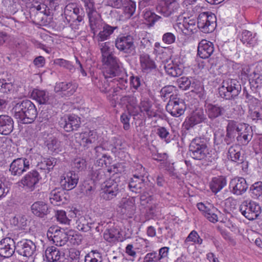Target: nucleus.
Returning a JSON list of instances; mask_svg holds the SVG:
<instances>
[{
  "label": "nucleus",
  "mask_w": 262,
  "mask_h": 262,
  "mask_svg": "<svg viewBox=\"0 0 262 262\" xmlns=\"http://www.w3.org/2000/svg\"><path fill=\"white\" fill-rule=\"evenodd\" d=\"M119 207L122 214H125L128 217H131L135 213L136 209L135 198H122L120 203Z\"/></svg>",
  "instance_id": "obj_29"
},
{
  "label": "nucleus",
  "mask_w": 262,
  "mask_h": 262,
  "mask_svg": "<svg viewBox=\"0 0 262 262\" xmlns=\"http://www.w3.org/2000/svg\"><path fill=\"white\" fill-rule=\"evenodd\" d=\"M120 235L121 233L119 230L113 227L105 230L103 233V238L109 243H114L119 240Z\"/></svg>",
  "instance_id": "obj_43"
},
{
  "label": "nucleus",
  "mask_w": 262,
  "mask_h": 262,
  "mask_svg": "<svg viewBox=\"0 0 262 262\" xmlns=\"http://www.w3.org/2000/svg\"><path fill=\"white\" fill-rule=\"evenodd\" d=\"M81 10L77 7L76 3H69L64 8V14L67 16L70 15L71 16L72 14L74 15L80 13Z\"/></svg>",
  "instance_id": "obj_54"
},
{
  "label": "nucleus",
  "mask_w": 262,
  "mask_h": 262,
  "mask_svg": "<svg viewBox=\"0 0 262 262\" xmlns=\"http://www.w3.org/2000/svg\"><path fill=\"white\" fill-rule=\"evenodd\" d=\"M124 12L129 18L134 14L136 10V3L130 0H127L126 5H124Z\"/></svg>",
  "instance_id": "obj_57"
},
{
  "label": "nucleus",
  "mask_w": 262,
  "mask_h": 262,
  "mask_svg": "<svg viewBox=\"0 0 262 262\" xmlns=\"http://www.w3.org/2000/svg\"><path fill=\"white\" fill-rule=\"evenodd\" d=\"M245 178L242 177H235L231 179L229 183L231 192L236 195H241L246 192L248 188Z\"/></svg>",
  "instance_id": "obj_19"
},
{
  "label": "nucleus",
  "mask_w": 262,
  "mask_h": 262,
  "mask_svg": "<svg viewBox=\"0 0 262 262\" xmlns=\"http://www.w3.org/2000/svg\"><path fill=\"white\" fill-rule=\"evenodd\" d=\"M68 241L74 245H79L81 243V236L76 233L74 230L68 231Z\"/></svg>",
  "instance_id": "obj_56"
},
{
  "label": "nucleus",
  "mask_w": 262,
  "mask_h": 262,
  "mask_svg": "<svg viewBox=\"0 0 262 262\" xmlns=\"http://www.w3.org/2000/svg\"><path fill=\"white\" fill-rule=\"evenodd\" d=\"M157 192L156 188L152 184L148 186V188L146 189L140 197V203L143 206H145L151 201L152 194Z\"/></svg>",
  "instance_id": "obj_45"
},
{
  "label": "nucleus",
  "mask_w": 262,
  "mask_h": 262,
  "mask_svg": "<svg viewBox=\"0 0 262 262\" xmlns=\"http://www.w3.org/2000/svg\"><path fill=\"white\" fill-rule=\"evenodd\" d=\"M52 240L56 246H62L68 242V232L63 230L56 229L54 231Z\"/></svg>",
  "instance_id": "obj_42"
},
{
  "label": "nucleus",
  "mask_w": 262,
  "mask_h": 262,
  "mask_svg": "<svg viewBox=\"0 0 262 262\" xmlns=\"http://www.w3.org/2000/svg\"><path fill=\"white\" fill-rule=\"evenodd\" d=\"M242 214L250 221L258 218L261 212L259 204L250 200L244 201L239 206Z\"/></svg>",
  "instance_id": "obj_10"
},
{
  "label": "nucleus",
  "mask_w": 262,
  "mask_h": 262,
  "mask_svg": "<svg viewBox=\"0 0 262 262\" xmlns=\"http://www.w3.org/2000/svg\"><path fill=\"white\" fill-rule=\"evenodd\" d=\"M217 211L218 210L216 208L212 206L210 209L208 210V212L204 214V216L206 217L210 222L215 223L218 221V217L216 214V212H217Z\"/></svg>",
  "instance_id": "obj_62"
},
{
  "label": "nucleus",
  "mask_w": 262,
  "mask_h": 262,
  "mask_svg": "<svg viewBox=\"0 0 262 262\" xmlns=\"http://www.w3.org/2000/svg\"><path fill=\"white\" fill-rule=\"evenodd\" d=\"M253 132L249 124L234 120H227L224 141L230 145L236 141L238 144L247 145L252 140Z\"/></svg>",
  "instance_id": "obj_1"
},
{
  "label": "nucleus",
  "mask_w": 262,
  "mask_h": 262,
  "mask_svg": "<svg viewBox=\"0 0 262 262\" xmlns=\"http://www.w3.org/2000/svg\"><path fill=\"white\" fill-rule=\"evenodd\" d=\"M150 184L142 174H134L129 180L128 187L133 192L140 193L148 188Z\"/></svg>",
  "instance_id": "obj_17"
},
{
  "label": "nucleus",
  "mask_w": 262,
  "mask_h": 262,
  "mask_svg": "<svg viewBox=\"0 0 262 262\" xmlns=\"http://www.w3.org/2000/svg\"><path fill=\"white\" fill-rule=\"evenodd\" d=\"M72 165L74 168L81 171L86 168V162L83 158H77L73 161Z\"/></svg>",
  "instance_id": "obj_64"
},
{
  "label": "nucleus",
  "mask_w": 262,
  "mask_h": 262,
  "mask_svg": "<svg viewBox=\"0 0 262 262\" xmlns=\"http://www.w3.org/2000/svg\"><path fill=\"white\" fill-rule=\"evenodd\" d=\"M13 110L15 117L24 124L32 123L38 114L34 104L28 99L16 103L13 107Z\"/></svg>",
  "instance_id": "obj_4"
},
{
  "label": "nucleus",
  "mask_w": 262,
  "mask_h": 262,
  "mask_svg": "<svg viewBox=\"0 0 262 262\" xmlns=\"http://www.w3.org/2000/svg\"><path fill=\"white\" fill-rule=\"evenodd\" d=\"M119 104L125 106L128 113L133 116L138 114V106L136 98L132 95L122 96L119 100Z\"/></svg>",
  "instance_id": "obj_24"
},
{
  "label": "nucleus",
  "mask_w": 262,
  "mask_h": 262,
  "mask_svg": "<svg viewBox=\"0 0 262 262\" xmlns=\"http://www.w3.org/2000/svg\"><path fill=\"white\" fill-rule=\"evenodd\" d=\"M52 107H50V105L44 106L42 107L39 113V119L40 122H42L44 121H48L51 118L53 114Z\"/></svg>",
  "instance_id": "obj_52"
},
{
  "label": "nucleus",
  "mask_w": 262,
  "mask_h": 262,
  "mask_svg": "<svg viewBox=\"0 0 262 262\" xmlns=\"http://www.w3.org/2000/svg\"><path fill=\"white\" fill-rule=\"evenodd\" d=\"M249 192L254 199H258L262 196V182L258 181L250 186Z\"/></svg>",
  "instance_id": "obj_50"
},
{
  "label": "nucleus",
  "mask_w": 262,
  "mask_h": 262,
  "mask_svg": "<svg viewBox=\"0 0 262 262\" xmlns=\"http://www.w3.org/2000/svg\"><path fill=\"white\" fill-rule=\"evenodd\" d=\"M220 96L226 100H233L237 98L242 91L240 82L235 79L224 80L219 88Z\"/></svg>",
  "instance_id": "obj_6"
},
{
  "label": "nucleus",
  "mask_w": 262,
  "mask_h": 262,
  "mask_svg": "<svg viewBox=\"0 0 262 262\" xmlns=\"http://www.w3.org/2000/svg\"><path fill=\"white\" fill-rule=\"evenodd\" d=\"M139 59L141 69L143 73H149L157 68L155 62L147 54L140 55Z\"/></svg>",
  "instance_id": "obj_34"
},
{
  "label": "nucleus",
  "mask_w": 262,
  "mask_h": 262,
  "mask_svg": "<svg viewBox=\"0 0 262 262\" xmlns=\"http://www.w3.org/2000/svg\"><path fill=\"white\" fill-rule=\"evenodd\" d=\"M108 42H98L102 62L104 66V74L106 76L115 75H124V69L119 64V59L114 55Z\"/></svg>",
  "instance_id": "obj_3"
},
{
  "label": "nucleus",
  "mask_w": 262,
  "mask_h": 262,
  "mask_svg": "<svg viewBox=\"0 0 262 262\" xmlns=\"http://www.w3.org/2000/svg\"><path fill=\"white\" fill-rule=\"evenodd\" d=\"M189 242L201 245L203 243V239L200 237L196 231L193 230L189 233L185 241V243Z\"/></svg>",
  "instance_id": "obj_61"
},
{
  "label": "nucleus",
  "mask_w": 262,
  "mask_h": 262,
  "mask_svg": "<svg viewBox=\"0 0 262 262\" xmlns=\"http://www.w3.org/2000/svg\"><path fill=\"white\" fill-rule=\"evenodd\" d=\"M186 108L184 100L179 98L173 97L170 99L166 106V110L171 116L176 117L183 115Z\"/></svg>",
  "instance_id": "obj_16"
},
{
  "label": "nucleus",
  "mask_w": 262,
  "mask_h": 262,
  "mask_svg": "<svg viewBox=\"0 0 262 262\" xmlns=\"http://www.w3.org/2000/svg\"><path fill=\"white\" fill-rule=\"evenodd\" d=\"M206 112L208 118L213 120L223 115L224 108L219 104L208 103L205 105Z\"/></svg>",
  "instance_id": "obj_35"
},
{
  "label": "nucleus",
  "mask_w": 262,
  "mask_h": 262,
  "mask_svg": "<svg viewBox=\"0 0 262 262\" xmlns=\"http://www.w3.org/2000/svg\"><path fill=\"white\" fill-rule=\"evenodd\" d=\"M118 27L112 26L107 24H104L102 27V30L97 34L96 38L98 42H103L110 38V36L115 30H118Z\"/></svg>",
  "instance_id": "obj_36"
},
{
  "label": "nucleus",
  "mask_w": 262,
  "mask_h": 262,
  "mask_svg": "<svg viewBox=\"0 0 262 262\" xmlns=\"http://www.w3.org/2000/svg\"><path fill=\"white\" fill-rule=\"evenodd\" d=\"M157 11L165 17L177 20L183 14L180 4L177 0L162 1L156 7Z\"/></svg>",
  "instance_id": "obj_7"
},
{
  "label": "nucleus",
  "mask_w": 262,
  "mask_h": 262,
  "mask_svg": "<svg viewBox=\"0 0 262 262\" xmlns=\"http://www.w3.org/2000/svg\"><path fill=\"white\" fill-rule=\"evenodd\" d=\"M216 26V17L210 12L200 13L198 17L197 27L203 33L212 32Z\"/></svg>",
  "instance_id": "obj_11"
},
{
  "label": "nucleus",
  "mask_w": 262,
  "mask_h": 262,
  "mask_svg": "<svg viewBox=\"0 0 262 262\" xmlns=\"http://www.w3.org/2000/svg\"><path fill=\"white\" fill-rule=\"evenodd\" d=\"M54 62L56 64L67 69L71 73H74L75 71L76 68L71 62L68 60L62 58H57L55 60Z\"/></svg>",
  "instance_id": "obj_55"
},
{
  "label": "nucleus",
  "mask_w": 262,
  "mask_h": 262,
  "mask_svg": "<svg viewBox=\"0 0 262 262\" xmlns=\"http://www.w3.org/2000/svg\"><path fill=\"white\" fill-rule=\"evenodd\" d=\"M32 213L37 217L46 219L50 210L47 204L42 201L34 202L31 207Z\"/></svg>",
  "instance_id": "obj_27"
},
{
  "label": "nucleus",
  "mask_w": 262,
  "mask_h": 262,
  "mask_svg": "<svg viewBox=\"0 0 262 262\" xmlns=\"http://www.w3.org/2000/svg\"><path fill=\"white\" fill-rule=\"evenodd\" d=\"M30 161L25 158L14 159L10 164L9 171L12 176L20 177L30 169Z\"/></svg>",
  "instance_id": "obj_13"
},
{
  "label": "nucleus",
  "mask_w": 262,
  "mask_h": 262,
  "mask_svg": "<svg viewBox=\"0 0 262 262\" xmlns=\"http://www.w3.org/2000/svg\"><path fill=\"white\" fill-rule=\"evenodd\" d=\"M101 254L98 251H92L87 254L84 258V262H101Z\"/></svg>",
  "instance_id": "obj_53"
},
{
  "label": "nucleus",
  "mask_w": 262,
  "mask_h": 262,
  "mask_svg": "<svg viewBox=\"0 0 262 262\" xmlns=\"http://www.w3.org/2000/svg\"><path fill=\"white\" fill-rule=\"evenodd\" d=\"M41 178V174L38 170L33 169L23 177L18 182V184L20 186L22 185L24 188L33 191Z\"/></svg>",
  "instance_id": "obj_12"
},
{
  "label": "nucleus",
  "mask_w": 262,
  "mask_h": 262,
  "mask_svg": "<svg viewBox=\"0 0 262 262\" xmlns=\"http://www.w3.org/2000/svg\"><path fill=\"white\" fill-rule=\"evenodd\" d=\"M78 180L79 178L77 174L69 172L61 180L60 185L62 189L70 190L76 186Z\"/></svg>",
  "instance_id": "obj_33"
},
{
  "label": "nucleus",
  "mask_w": 262,
  "mask_h": 262,
  "mask_svg": "<svg viewBox=\"0 0 262 262\" xmlns=\"http://www.w3.org/2000/svg\"><path fill=\"white\" fill-rule=\"evenodd\" d=\"M143 18L145 24L149 26H152L160 18V16L156 14L154 12L146 9L143 11Z\"/></svg>",
  "instance_id": "obj_48"
},
{
  "label": "nucleus",
  "mask_w": 262,
  "mask_h": 262,
  "mask_svg": "<svg viewBox=\"0 0 262 262\" xmlns=\"http://www.w3.org/2000/svg\"><path fill=\"white\" fill-rule=\"evenodd\" d=\"M36 245L31 240L24 239L19 241L15 246L16 252L25 257L32 256L36 251Z\"/></svg>",
  "instance_id": "obj_18"
},
{
  "label": "nucleus",
  "mask_w": 262,
  "mask_h": 262,
  "mask_svg": "<svg viewBox=\"0 0 262 262\" xmlns=\"http://www.w3.org/2000/svg\"><path fill=\"white\" fill-rule=\"evenodd\" d=\"M119 178H114L112 177L104 182L102 189L119 191Z\"/></svg>",
  "instance_id": "obj_49"
},
{
  "label": "nucleus",
  "mask_w": 262,
  "mask_h": 262,
  "mask_svg": "<svg viewBox=\"0 0 262 262\" xmlns=\"http://www.w3.org/2000/svg\"><path fill=\"white\" fill-rule=\"evenodd\" d=\"M177 83L183 90L191 89V91H194L199 90L200 87V82L191 77H182L177 80Z\"/></svg>",
  "instance_id": "obj_32"
},
{
  "label": "nucleus",
  "mask_w": 262,
  "mask_h": 262,
  "mask_svg": "<svg viewBox=\"0 0 262 262\" xmlns=\"http://www.w3.org/2000/svg\"><path fill=\"white\" fill-rule=\"evenodd\" d=\"M104 68L102 75L94 76L92 81L102 93H107L113 87V83H116L117 86L113 89L114 95L118 94L120 91H124L127 88V75L124 71V75H114L106 76L104 74Z\"/></svg>",
  "instance_id": "obj_2"
},
{
  "label": "nucleus",
  "mask_w": 262,
  "mask_h": 262,
  "mask_svg": "<svg viewBox=\"0 0 262 262\" xmlns=\"http://www.w3.org/2000/svg\"><path fill=\"white\" fill-rule=\"evenodd\" d=\"M57 159L53 157L45 158L37 166L38 170H44L45 173H47L53 169L57 164Z\"/></svg>",
  "instance_id": "obj_39"
},
{
  "label": "nucleus",
  "mask_w": 262,
  "mask_h": 262,
  "mask_svg": "<svg viewBox=\"0 0 262 262\" xmlns=\"http://www.w3.org/2000/svg\"><path fill=\"white\" fill-rule=\"evenodd\" d=\"M14 120L7 115H0V134L10 135L14 129Z\"/></svg>",
  "instance_id": "obj_28"
},
{
  "label": "nucleus",
  "mask_w": 262,
  "mask_h": 262,
  "mask_svg": "<svg viewBox=\"0 0 262 262\" xmlns=\"http://www.w3.org/2000/svg\"><path fill=\"white\" fill-rule=\"evenodd\" d=\"M31 97L39 104L45 106L55 107L60 103L57 98V95L51 94L45 90L34 89L31 93Z\"/></svg>",
  "instance_id": "obj_9"
},
{
  "label": "nucleus",
  "mask_w": 262,
  "mask_h": 262,
  "mask_svg": "<svg viewBox=\"0 0 262 262\" xmlns=\"http://www.w3.org/2000/svg\"><path fill=\"white\" fill-rule=\"evenodd\" d=\"M207 119L203 110L196 109L186 117L183 126L186 130H189L199 124L205 122Z\"/></svg>",
  "instance_id": "obj_15"
},
{
  "label": "nucleus",
  "mask_w": 262,
  "mask_h": 262,
  "mask_svg": "<svg viewBox=\"0 0 262 262\" xmlns=\"http://www.w3.org/2000/svg\"><path fill=\"white\" fill-rule=\"evenodd\" d=\"M226 178L224 176H220L213 178L210 183L209 186L211 191L216 194L221 191L226 185Z\"/></svg>",
  "instance_id": "obj_40"
},
{
  "label": "nucleus",
  "mask_w": 262,
  "mask_h": 262,
  "mask_svg": "<svg viewBox=\"0 0 262 262\" xmlns=\"http://www.w3.org/2000/svg\"><path fill=\"white\" fill-rule=\"evenodd\" d=\"M166 73L171 77H178L181 75L183 72V65L179 59H174L170 62L167 61L164 66Z\"/></svg>",
  "instance_id": "obj_23"
},
{
  "label": "nucleus",
  "mask_w": 262,
  "mask_h": 262,
  "mask_svg": "<svg viewBox=\"0 0 262 262\" xmlns=\"http://www.w3.org/2000/svg\"><path fill=\"white\" fill-rule=\"evenodd\" d=\"M77 88L76 84L72 82H61L56 83L54 91L56 93H61L62 97H69L76 92Z\"/></svg>",
  "instance_id": "obj_25"
},
{
  "label": "nucleus",
  "mask_w": 262,
  "mask_h": 262,
  "mask_svg": "<svg viewBox=\"0 0 262 262\" xmlns=\"http://www.w3.org/2000/svg\"><path fill=\"white\" fill-rule=\"evenodd\" d=\"M15 242L13 239L7 237L0 241V256L5 258L11 257L16 251Z\"/></svg>",
  "instance_id": "obj_21"
},
{
  "label": "nucleus",
  "mask_w": 262,
  "mask_h": 262,
  "mask_svg": "<svg viewBox=\"0 0 262 262\" xmlns=\"http://www.w3.org/2000/svg\"><path fill=\"white\" fill-rule=\"evenodd\" d=\"M214 46L212 42L205 39L202 40L198 47V55L201 58H208L213 53Z\"/></svg>",
  "instance_id": "obj_31"
},
{
  "label": "nucleus",
  "mask_w": 262,
  "mask_h": 262,
  "mask_svg": "<svg viewBox=\"0 0 262 262\" xmlns=\"http://www.w3.org/2000/svg\"><path fill=\"white\" fill-rule=\"evenodd\" d=\"M156 134L166 144L170 143L177 136V133L175 130L164 126H158L156 130Z\"/></svg>",
  "instance_id": "obj_30"
},
{
  "label": "nucleus",
  "mask_w": 262,
  "mask_h": 262,
  "mask_svg": "<svg viewBox=\"0 0 262 262\" xmlns=\"http://www.w3.org/2000/svg\"><path fill=\"white\" fill-rule=\"evenodd\" d=\"M58 124L67 132L77 130L81 125L80 118L75 115L65 116L60 119Z\"/></svg>",
  "instance_id": "obj_14"
},
{
  "label": "nucleus",
  "mask_w": 262,
  "mask_h": 262,
  "mask_svg": "<svg viewBox=\"0 0 262 262\" xmlns=\"http://www.w3.org/2000/svg\"><path fill=\"white\" fill-rule=\"evenodd\" d=\"M169 248L163 247L159 250L158 253L152 251L147 253L144 257L143 262H163L168 255Z\"/></svg>",
  "instance_id": "obj_22"
},
{
  "label": "nucleus",
  "mask_w": 262,
  "mask_h": 262,
  "mask_svg": "<svg viewBox=\"0 0 262 262\" xmlns=\"http://www.w3.org/2000/svg\"><path fill=\"white\" fill-rule=\"evenodd\" d=\"M47 146L52 154H57L62 150L61 142L56 138L49 139L47 141Z\"/></svg>",
  "instance_id": "obj_47"
},
{
  "label": "nucleus",
  "mask_w": 262,
  "mask_h": 262,
  "mask_svg": "<svg viewBox=\"0 0 262 262\" xmlns=\"http://www.w3.org/2000/svg\"><path fill=\"white\" fill-rule=\"evenodd\" d=\"M119 191L102 189L100 193L101 197L106 201H110L114 199L119 194Z\"/></svg>",
  "instance_id": "obj_58"
},
{
  "label": "nucleus",
  "mask_w": 262,
  "mask_h": 262,
  "mask_svg": "<svg viewBox=\"0 0 262 262\" xmlns=\"http://www.w3.org/2000/svg\"><path fill=\"white\" fill-rule=\"evenodd\" d=\"M238 143L235 144L229 148L228 157L233 162L243 164V157L241 156V149Z\"/></svg>",
  "instance_id": "obj_38"
},
{
  "label": "nucleus",
  "mask_w": 262,
  "mask_h": 262,
  "mask_svg": "<svg viewBox=\"0 0 262 262\" xmlns=\"http://www.w3.org/2000/svg\"><path fill=\"white\" fill-rule=\"evenodd\" d=\"M249 83L251 86L257 88L262 86V75L258 73H253V76L251 75Z\"/></svg>",
  "instance_id": "obj_59"
},
{
  "label": "nucleus",
  "mask_w": 262,
  "mask_h": 262,
  "mask_svg": "<svg viewBox=\"0 0 262 262\" xmlns=\"http://www.w3.org/2000/svg\"><path fill=\"white\" fill-rule=\"evenodd\" d=\"M209 139L204 137H196L193 139L189 146L190 156L195 160L208 159Z\"/></svg>",
  "instance_id": "obj_5"
},
{
  "label": "nucleus",
  "mask_w": 262,
  "mask_h": 262,
  "mask_svg": "<svg viewBox=\"0 0 262 262\" xmlns=\"http://www.w3.org/2000/svg\"><path fill=\"white\" fill-rule=\"evenodd\" d=\"M105 178V172L103 169L100 168L96 170H93L92 173V179L93 182L103 181Z\"/></svg>",
  "instance_id": "obj_60"
},
{
  "label": "nucleus",
  "mask_w": 262,
  "mask_h": 262,
  "mask_svg": "<svg viewBox=\"0 0 262 262\" xmlns=\"http://www.w3.org/2000/svg\"><path fill=\"white\" fill-rule=\"evenodd\" d=\"M179 27L181 29L183 33L189 35L197 31L196 21L194 19L185 18L183 23H179Z\"/></svg>",
  "instance_id": "obj_37"
},
{
  "label": "nucleus",
  "mask_w": 262,
  "mask_h": 262,
  "mask_svg": "<svg viewBox=\"0 0 262 262\" xmlns=\"http://www.w3.org/2000/svg\"><path fill=\"white\" fill-rule=\"evenodd\" d=\"M45 255L49 262H56L60 259L61 253L56 247L51 246L46 250Z\"/></svg>",
  "instance_id": "obj_44"
},
{
  "label": "nucleus",
  "mask_w": 262,
  "mask_h": 262,
  "mask_svg": "<svg viewBox=\"0 0 262 262\" xmlns=\"http://www.w3.org/2000/svg\"><path fill=\"white\" fill-rule=\"evenodd\" d=\"M255 35L256 34H253L251 32L245 30L242 32L240 40L244 44L249 47H253L256 43Z\"/></svg>",
  "instance_id": "obj_46"
},
{
  "label": "nucleus",
  "mask_w": 262,
  "mask_h": 262,
  "mask_svg": "<svg viewBox=\"0 0 262 262\" xmlns=\"http://www.w3.org/2000/svg\"><path fill=\"white\" fill-rule=\"evenodd\" d=\"M116 48L121 52L128 55H134L136 52V46L133 36L130 34H120L115 41Z\"/></svg>",
  "instance_id": "obj_8"
},
{
  "label": "nucleus",
  "mask_w": 262,
  "mask_h": 262,
  "mask_svg": "<svg viewBox=\"0 0 262 262\" xmlns=\"http://www.w3.org/2000/svg\"><path fill=\"white\" fill-rule=\"evenodd\" d=\"M174 90V87L172 85H167L163 87L160 91V96L161 97L167 99L168 97H170V99L172 98L173 96L171 93Z\"/></svg>",
  "instance_id": "obj_63"
},
{
  "label": "nucleus",
  "mask_w": 262,
  "mask_h": 262,
  "mask_svg": "<svg viewBox=\"0 0 262 262\" xmlns=\"http://www.w3.org/2000/svg\"><path fill=\"white\" fill-rule=\"evenodd\" d=\"M69 198V195L65 192L63 189L60 188H56L50 193V201L51 204L55 206H60L67 204Z\"/></svg>",
  "instance_id": "obj_20"
},
{
  "label": "nucleus",
  "mask_w": 262,
  "mask_h": 262,
  "mask_svg": "<svg viewBox=\"0 0 262 262\" xmlns=\"http://www.w3.org/2000/svg\"><path fill=\"white\" fill-rule=\"evenodd\" d=\"M76 227L79 231L87 232L91 230L92 223H89L88 221L83 216H81L76 221Z\"/></svg>",
  "instance_id": "obj_51"
},
{
  "label": "nucleus",
  "mask_w": 262,
  "mask_h": 262,
  "mask_svg": "<svg viewBox=\"0 0 262 262\" xmlns=\"http://www.w3.org/2000/svg\"><path fill=\"white\" fill-rule=\"evenodd\" d=\"M93 134L92 132H90L88 134L84 133H76L75 134L76 139L79 138L81 139L79 142L80 145L83 146L86 148L89 147V145L95 142L96 139L95 137H93Z\"/></svg>",
  "instance_id": "obj_41"
},
{
  "label": "nucleus",
  "mask_w": 262,
  "mask_h": 262,
  "mask_svg": "<svg viewBox=\"0 0 262 262\" xmlns=\"http://www.w3.org/2000/svg\"><path fill=\"white\" fill-rule=\"evenodd\" d=\"M86 13L89 17V25L91 32L94 35H95L102 27L101 15L96 11V9H92L86 12Z\"/></svg>",
  "instance_id": "obj_26"
}]
</instances>
